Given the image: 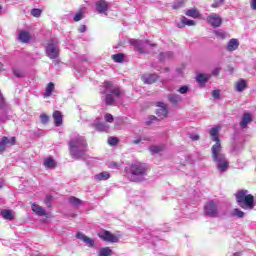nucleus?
<instances>
[{
	"label": "nucleus",
	"mask_w": 256,
	"mask_h": 256,
	"mask_svg": "<svg viewBox=\"0 0 256 256\" xmlns=\"http://www.w3.org/2000/svg\"><path fill=\"white\" fill-rule=\"evenodd\" d=\"M98 237L107 243H119V237L107 230L99 232Z\"/></svg>",
	"instance_id": "9"
},
{
	"label": "nucleus",
	"mask_w": 256,
	"mask_h": 256,
	"mask_svg": "<svg viewBox=\"0 0 256 256\" xmlns=\"http://www.w3.org/2000/svg\"><path fill=\"white\" fill-rule=\"evenodd\" d=\"M161 55H162V59H165V56L163 54H161Z\"/></svg>",
	"instance_id": "63"
},
{
	"label": "nucleus",
	"mask_w": 256,
	"mask_h": 256,
	"mask_svg": "<svg viewBox=\"0 0 256 256\" xmlns=\"http://www.w3.org/2000/svg\"><path fill=\"white\" fill-rule=\"evenodd\" d=\"M105 121H107V123H113V121H115V119L113 118L112 114H106Z\"/></svg>",
	"instance_id": "47"
},
{
	"label": "nucleus",
	"mask_w": 256,
	"mask_h": 256,
	"mask_svg": "<svg viewBox=\"0 0 256 256\" xmlns=\"http://www.w3.org/2000/svg\"><path fill=\"white\" fill-rule=\"evenodd\" d=\"M105 96V105H115L117 99L125 97V91L119 86H114L113 82L106 81L104 82V92Z\"/></svg>",
	"instance_id": "4"
},
{
	"label": "nucleus",
	"mask_w": 256,
	"mask_h": 256,
	"mask_svg": "<svg viewBox=\"0 0 256 256\" xmlns=\"http://www.w3.org/2000/svg\"><path fill=\"white\" fill-rule=\"evenodd\" d=\"M156 115H159V110H156Z\"/></svg>",
	"instance_id": "61"
},
{
	"label": "nucleus",
	"mask_w": 256,
	"mask_h": 256,
	"mask_svg": "<svg viewBox=\"0 0 256 256\" xmlns=\"http://www.w3.org/2000/svg\"><path fill=\"white\" fill-rule=\"evenodd\" d=\"M112 165H113L114 167H118L117 163H112Z\"/></svg>",
	"instance_id": "59"
},
{
	"label": "nucleus",
	"mask_w": 256,
	"mask_h": 256,
	"mask_svg": "<svg viewBox=\"0 0 256 256\" xmlns=\"http://www.w3.org/2000/svg\"><path fill=\"white\" fill-rule=\"evenodd\" d=\"M247 88V81L243 80V79H239L236 83H235V89L236 91H238L239 93H241L242 91H245V89Z\"/></svg>",
	"instance_id": "26"
},
{
	"label": "nucleus",
	"mask_w": 256,
	"mask_h": 256,
	"mask_svg": "<svg viewBox=\"0 0 256 256\" xmlns=\"http://www.w3.org/2000/svg\"><path fill=\"white\" fill-rule=\"evenodd\" d=\"M185 15L187 17H192L193 19H199V17H201V13L199 12V10L197 8L188 9L185 12Z\"/></svg>",
	"instance_id": "24"
},
{
	"label": "nucleus",
	"mask_w": 256,
	"mask_h": 256,
	"mask_svg": "<svg viewBox=\"0 0 256 256\" xmlns=\"http://www.w3.org/2000/svg\"><path fill=\"white\" fill-rule=\"evenodd\" d=\"M206 21L212 26V27H221V24L223 23V20L220 18L217 14L209 15L206 18Z\"/></svg>",
	"instance_id": "10"
},
{
	"label": "nucleus",
	"mask_w": 256,
	"mask_h": 256,
	"mask_svg": "<svg viewBox=\"0 0 256 256\" xmlns=\"http://www.w3.org/2000/svg\"><path fill=\"white\" fill-rule=\"evenodd\" d=\"M7 145H15V137H12L10 140L7 136L2 137L0 141V153L5 152Z\"/></svg>",
	"instance_id": "11"
},
{
	"label": "nucleus",
	"mask_w": 256,
	"mask_h": 256,
	"mask_svg": "<svg viewBox=\"0 0 256 256\" xmlns=\"http://www.w3.org/2000/svg\"><path fill=\"white\" fill-rule=\"evenodd\" d=\"M233 215L235 217H239V219H243V217H245V212L241 211L240 209L236 208L233 211Z\"/></svg>",
	"instance_id": "35"
},
{
	"label": "nucleus",
	"mask_w": 256,
	"mask_h": 256,
	"mask_svg": "<svg viewBox=\"0 0 256 256\" xmlns=\"http://www.w3.org/2000/svg\"><path fill=\"white\" fill-rule=\"evenodd\" d=\"M169 116V109L167 108V104L161 103V117L162 119H167Z\"/></svg>",
	"instance_id": "33"
},
{
	"label": "nucleus",
	"mask_w": 256,
	"mask_h": 256,
	"mask_svg": "<svg viewBox=\"0 0 256 256\" xmlns=\"http://www.w3.org/2000/svg\"><path fill=\"white\" fill-rule=\"evenodd\" d=\"M69 203L71 205H73V207H80V205H83V201H81V199L75 197V196H71L69 199H68Z\"/></svg>",
	"instance_id": "29"
},
{
	"label": "nucleus",
	"mask_w": 256,
	"mask_h": 256,
	"mask_svg": "<svg viewBox=\"0 0 256 256\" xmlns=\"http://www.w3.org/2000/svg\"><path fill=\"white\" fill-rule=\"evenodd\" d=\"M113 255V250L109 247L101 248L98 252V256H111Z\"/></svg>",
	"instance_id": "31"
},
{
	"label": "nucleus",
	"mask_w": 256,
	"mask_h": 256,
	"mask_svg": "<svg viewBox=\"0 0 256 256\" xmlns=\"http://www.w3.org/2000/svg\"><path fill=\"white\" fill-rule=\"evenodd\" d=\"M204 213H205L208 217H218V215H219V209H217V204H215V202H213V200L208 201V202L204 205Z\"/></svg>",
	"instance_id": "8"
},
{
	"label": "nucleus",
	"mask_w": 256,
	"mask_h": 256,
	"mask_svg": "<svg viewBox=\"0 0 256 256\" xmlns=\"http://www.w3.org/2000/svg\"><path fill=\"white\" fill-rule=\"evenodd\" d=\"M68 146L72 159L79 161V159H85L87 157V151L89 149L87 148L85 137L79 135L72 137L68 142Z\"/></svg>",
	"instance_id": "2"
},
{
	"label": "nucleus",
	"mask_w": 256,
	"mask_h": 256,
	"mask_svg": "<svg viewBox=\"0 0 256 256\" xmlns=\"http://www.w3.org/2000/svg\"><path fill=\"white\" fill-rule=\"evenodd\" d=\"M247 193H249L247 190H238L235 194L236 202L241 209H255V196Z\"/></svg>",
	"instance_id": "5"
},
{
	"label": "nucleus",
	"mask_w": 256,
	"mask_h": 256,
	"mask_svg": "<svg viewBox=\"0 0 256 256\" xmlns=\"http://www.w3.org/2000/svg\"><path fill=\"white\" fill-rule=\"evenodd\" d=\"M154 123H159V120L156 116L150 115L148 117V120L145 122V125H147L149 127V126L153 125Z\"/></svg>",
	"instance_id": "34"
},
{
	"label": "nucleus",
	"mask_w": 256,
	"mask_h": 256,
	"mask_svg": "<svg viewBox=\"0 0 256 256\" xmlns=\"http://www.w3.org/2000/svg\"><path fill=\"white\" fill-rule=\"evenodd\" d=\"M0 107H5V98L3 97V93L0 91Z\"/></svg>",
	"instance_id": "49"
},
{
	"label": "nucleus",
	"mask_w": 256,
	"mask_h": 256,
	"mask_svg": "<svg viewBox=\"0 0 256 256\" xmlns=\"http://www.w3.org/2000/svg\"><path fill=\"white\" fill-rule=\"evenodd\" d=\"M92 127H94L96 129V131H99L100 133L109 131V125H107L106 123H94L92 124Z\"/></svg>",
	"instance_id": "25"
},
{
	"label": "nucleus",
	"mask_w": 256,
	"mask_h": 256,
	"mask_svg": "<svg viewBox=\"0 0 256 256\" xmlns=\"http://www.w3.org/2000/svg\"><path fill=\"white\" fill-rule=\"evenodd\" d=\"M84 243L87 244L88 247H95V241L87 236L86 239H84Z\"/></svg>",
	"instance_id": "38"
},
{
	"label": "nucleus",
	"mask_w": 256,
	"mask_h": 256,
	"mask_svg": "<svg viewBox=\"0 0 256 256\" xmlns=\"http://www.w3.org/2000/svg\"><path fill=\"white\" fill-rule=\"evenodd\" d=\"M51 201H53V196H46L44 203L47 207H51Z\"/></svg>",
	"instance_id": "44"
},
{
	"label": "nucleus",
	"mask_w": 256,
	"mask_h": 256,
	"mask_svg": "<svg viewBox=\"0 0 256 256\" xmlns=\"http://www.w3.org/2000/svg\"><path fill=\"white\" fill-rule=\"evenodd\" d=\"M197 83H199L200 86L205 85L209 81V77L205 76V74H198L196 77Z\"/></svg>",
	"instance_id": "30"
},
{
	"label": "nucleus",
	"mask_w": 256,
	"mask_h": 256,
	"mask_svg": "<svg viewBox=\"0 0 256 256\" xmlns=\"http://www.w3.org/2000/svg\"><path fill=\"white\" fill-rule=\"evenodd\" d=\"M239 49V40L232 38L228 42L227 51H237Z\"/></svg>",
	"instance_id": "23"
},
{
	"label": "nucleus",
	"mask_w": 256,
	"mask_h": 256,
	"mask_svg": "<svg viewBox=\"0 0 256 256\" xmlns=\"http://www.w3.org/2000/svg\"><path fill=\"white\" fill-rule=\"evenodd\" d=\"M219 73H221V68H215L212 71V75H214L215 77H217V75H219Z\"/></svg>",
	"instance_id": "52"
},
{
	"label": "nucleus",
	"mask_w": 256,
	"mask_h": 256,
	"mask_svg": "<svg viewBox=\"0 0 256 256\" xmlns=\"http://www.w3.org/2000/svg\"><path fill=\"white\" fill-rule=\"evenodd\" d=\"M188 91H189V87L188 86H181L178 89V93H181V95H185Z\"/></svg>",
	"instance_id": "43"
},
{
	"label": "nucleus",
	"mask_w": 256,
	"mask_h": 256,
	"mask_svg": "<svg viewBox=\"0 0 256 256\" xmlns=\"http://www.w3.org/2000/svg\"><path fill=\"white\" fill-rule=\"evenodd\" d=\"M112 59L115 63H123V61H125V54L123 53L114 54L112 55Z\"/></svg>",
	"instance_id": "32"
},
{
	"label": "nucleus",
	"mask_w": 256,
	"mask_h": 256,
	"mask_svg": "<svg viewBox=\"0 0 256 256\" xmlns=\"http://www.w3.org/2000/svg\"><path fill=\"white\" fill-rule=\"evenodd\" d=\"M0 215H1L6 221H13V219H15V212H13V210L3 209V210L0 212Z\"/></svg>",
	"instance_id": "16"
},
{
	"label": "nucleus",
	"mask_w": 256,
	"mask_h": 256,
	"mask_svg": "<svg viewBox=\"0 0 256 256\" xmlns=\"http://www.w3.org/2000/svg\"><path fill=\"white\" fill-rule=\"evenodd\" d=\"M211 95L214 99H219V97H221V92L219 90H213Z\"/></svg>",
	"instance_id": "45"
},
{
	"label": "nucleus",
	"mask_w": 256,
	"mask_h": 256,
	"mask_svg": "<svg viewBox=\"0 0 256 256\" xmlns=\"http://www.w3.org/2000/svg\"><path fill=\"white\" fill-rule=\"evenodd\" d=\"M3 188V182H0V189Z\"/></svg>",
	"instance_id": "58"
},
{
	"label": "nucleus",
	"mask_w": 256,
	"mask_h": 256,
	"mask_svg": "<svg viewBox=\"0 0 256 256\" xmlns=\"http://www.w3.org/2000/svg\"><path fill=\"white\" fill-rule=\"evenodd\" d=\"M157 107H161V102H157Z\"/></svg>",
	"instance_id": "57"
},
{
	"label": "nucleus",
	"mask_w": 256,
	"mask_h": 256,
	"mask_svg": "<svg viewBox=\"0 0 256 256\" xmlns=\"http://www.w3.org/2000/svg\"><path fill=\"white\" fill-rule=\"evenodd\" d=\"M32 211L38 215V217H47V211L44 210L43 207L39 206L36 203H32L31 205Z\"/></svg>",
	"instance_id": "14"
},
{
	"label": "nucleus",
	"mask_w": 256,
	"mask_h": 256,
	"mask_svg": "<svg viewBox=\"0 0 256 256\" xmlns=\"http://www.w3.org/2000/svg\"><path fill=\"white\" fill-rule=\"evenodd\" d=\"M46 55L49 59H57L59 57V42L51 40L46 46Z\"/></svg>",
	"instance_id": "7"
},
{
	"label": "nucleus",
	"mask_w": 256,
	"mask_h": 256,
	"mask_svg": "<svg viewBox=\"0 0 256 256\" xmlns=\"http://www.w3.org/2000/svg\"><path fill=\"white\" fill-rule=\"evenodd\" d=\"M250 7H251L252 11H256V0L250 1Z\"/></svg>",
	"instance_id": "51"
},
{
	"label": "nucleus",
	"mask_w": 256,
	"mask_h": 256,
	"mask_svg": "<svg viewBox=\"0 0 256 256\" xmlns=\"http://www.w3.org/2000/svg\"><path fill=\"white\" fill-rule=\"evenodd\" d=\"M253 122V117L251 116L250 113H244L242 116V121L240 122V127H242V129H247V125H249V123Z\"/></svg>",
	"instance_id": "15"
},
{
	"label": "nucleus",
	"mask_w": 256,
	"mask_h": 256,
	"mask_svg": "<svg viewBox=\"0 0 256 256\" xmlns=\"http://www.w3.org/2000/svg\"><path fill=\"white\" fill-rule=\"evenodd\" d=\"M96 11L98 13H105L107 15V11H109V3L105 0H99L96 2Z\"/></svg>",
	"instance_id": "13"
},
{
	"label": "nucleus",
	"mask_w": 256,
	"mask_h": 256,
	"mask_svg": "<svg viewBox=\"0 0 256 256\" xmlns=\"http://www.w3.org/2000/svg\"><path fill=\"white\" fill-rule=\"evenodd\" d=\"M129 45L134 47V51H138V53L145 54V53H153V49L157 47V44L151 43L149 40H137V39H129Z\"/></svg>",
	"instance_id": "6"
},
{
	"label": "nucleus",
	"mask_w": 256,
	"mask_h": 256,
	"mask_svg": "<svg viewBox=\"0 0 256 256\" xmlns=\"http://www.w3.org/2000/svg\"><path fill=\"white\" fill-rule=\"evenodd\" d=\"M181 24H177V27H179V29H183V27H185L186 25L188 27H193V25H195V20H189L187 17L182 16L180 18Z\"/></svg>",
	"instance_id": "19"
},
{
	"label": "nucleus",
	"mask_w": 256,
	"mask_h": 256,
	"mask_svg": "<svg viewBox=\"0 0 256 256\" xmlns=\"http://www.w3.org/2000/svg\"><path fill=\"white\" fill-rule=\"evenodd\" d=\"M3 69V63H0V71Z\"/></svg>",
	"instance_id": "56"
},
{
	"label": "nucleus",
	"mask_w": 256,
	"mask_h": 256,
	"mask_svg": "<svg viewBox=\"0 0 256 256\" xmlns=\"http://www.w3.org/2000/svg\"><path fill=\"white\" fill-rule=\"evenodd\" d=\"M234 256H240L239 253H235Z\"/></svg>",
	"instance_id": "62"
},
{
	"label": "nucleus",
	"mask_w": 256,
	"mask_h": 256,
	"mask_svg": "<svg viewBox=\"0 0 256 256\" xmlns=\"http://www.w3.org/2000/svg\"><path fill=\"white\" fill-rule=\"evenodd\" d=\"M168 101H170L172 105H179V102L181 101V96H179V94L169 95Z\"/></svg>",
	"instance_id": "28"
},
{
	"label": "nucleus",
	"mask_w": 256,
	"mask_h": 256,
	"mask_svg": "<svg viewBox=\"0 0 256 256\" xmlns=\"http://www.w3.org/2000/svg\"><path fill=\"white\" fill-rule=\"evenodd\" d=\"M86 31H87V26H85V25L80 26V28H79L80 33H85Z\"/></svg>",
	"instance_id": "54"
},
{
	"label": "nucleus",
	"mask_w": 256,
	"mask_h": 256,
	"mask_svg": "<svg viewBox=\"0 0 256 256\" xmlns=\"http://www.w3.org/2000/svg\"><path fill=\"white\" fill-rule=\"evenodd\" d=\"M108 143L112 146H115L119 143V139H117L115 137H109L108 138Z\"/></svg>",
	"instance_id": "42"
},
{
	"label": "nucleus",
	"mask_w": 256,
	"mask_h": 256,
	"mask_svg": "<svg viewBox=\"0 0 256 256\" xmlns=\"http://www.w3.org/2000/svg\"><path fill=\"white\" fill-rule=\"evenodd\" d=\"M18 39L21 43H29V41H31V34L28 31L21 30Z\"/></svg>",
	"instance_id": "20"
},
{
	"label": "nucleus",
	"mask_w": 256,
	"mask_h": 256,
	"mask_svg": "<svg viewBox=\"0 0 256 256\" xmlns=\"http://www.w3.org/2000/svg\"><path fill=\"white\" fill-rule=\"evenodd\" d=\"M181 24H177V27H179V29H183V27H185L186 25L188 27H193V25H195V20H189L187 17L182 16L180 18Z\"/></svg>",
	"instance_id": "18"
},
{
	"label": "nucleus",
	"mask_w": 256,
	"mask_h": 256,
	"mask_svg": "<svg viewBox=\"0 0 256 256\" xmlns=\"http://www.w3.org/2000/svg\"><path fill=\"white\" fill-rule=\"evenodd\" d=\"M13 74L15 75V77H18L19 79L25 77V74L21 72V70L19 69H13Z\"/></svg>",
	"instance_id": "40"
},
{
	"label": "nucleus",
	"mask_w": 256,
	"mask_h": 256,
	"mask_svg": "<svg viewBox=\"0 0 256 256\" xmlns=\"http://www.w3.org/2000/svg\"><path fill=\"white\" fill-rule=\"evenodd\" d=\"M43 165L44 167H46V169H55V167H57V162H55V159H53V157H48L44 159Z\"/></svg>",
	"instance_id": "22"
},
{
	"label": "nucleus",
	"mask_w": 256,
	"mask_h": 256,
	"mask_svg": "<svg viewBox=\"0 0 256 256\" xmlns=\"http://www.w3.org/2000/svg\"><path fill=\"white\" fill-rule=\"evenodd\" d=\"M164 71H166V73L169 72V68H164Z\"/></svg>",
	"instance_id": "60"
},
{
	"label": "nucleus",
	"mask_w": 256,
	"mask_h": 256,
	"mask_svg": "<svg viewBox=\"0 0 256 256\" xmlns=\"http://www.w3.org/2000/svg\"><path fill=\"white\" fill-rule=\"evenodd\" d=\"M111 178V174L107 171L100 172L94 175V181H107V179Z\"/></svg>",
	"instance_id": "21"
},
{
	"label": "nucleus",
	"mask_w": 256,
	"mask_h": 256,
	"mask_svg": "<svg viewBox=\"0 0 256 256\" xmlns=\"http://www.w3.org/2000/svg\"><path fill=\"white\" fill-rule=\"evenodd\" d=\"M86 238H87V236H85V234H83L81 232H77L76 239H80V241L84 242Z\"/></svg>",
	"instance_id": "48"
},
{
	"label": "nucleus",
	"mask_w": 256,
	"mask_h": 256,
	"mask_svg": "<svg viewBox=\"0 0 256 256\" xmlns=\"http://www.w3.org/2000/svg\"><path fill=\"white\" fill-rule=\"evenodd\" d=\"M221 128L213 127L210 129V137L215 144L211 147L212 161L217 163V169L221 173H225L229 169V160L225 154L222 153L223 146L221 145V138H219V131Z\"/></svg>",
	"instance_id": "1"
},
{
	"label": "nucleus",
	"mask_w": 256,
	"mask_h": 256,
	"mask_svg": "<svg viewBox=\"0 0 256 256\" xmlns=\"http://www.w3.org/2000/svg\"><path fill=\"white\" fill-rule=\"evenodd\" d=\"M149 151L152 153V155H157L161 151V147L159 146H150Z\"/></svg>",
	"instance_id": "37"
},
{
	"label": "nucleus",
	"mask_w": 256,
	"mask_h": 256,
	"mask_svg": "<svg viewBox=\"0 0 256 256\" xmlns=\"http://www.w3.org/2000/svg\"><path fill=\"white\" fill-rule=\"evenodd\" d=\"M81 19H83V12H82V11L78 12V13L74 16V21H76V22L81 21Z\"/></svg>",
	"instance_id": "46"
},
{
	"label": "nucleus",
	"mask_w": 256,
	"mask_h": 256,
	"mask_svg": "<svg viewBox=\"0 0 256 256\" xmlns=\"http://www.w3.org/2000/svg\"><path fill=\"white\" fill-rule=\"evenodd\" d=\"M149 171V165L143 162H133L128 168V179L132 183H143Z\"/></svg>",
	"instance_id": "3"
},
{
	"label": "nucleus",
	"mask_w": 256,
	"mask_h": 256,
	"mask_svg": "<svg viewBox=\"0 0 256 256\" xmlns=\"http://www.w3.org/2000/svg\"><path fill=\"white\" fill-rule=\"evenodd\" d=\"M40 119L43 125H47V123H49V116H47V114L40 115Z\"/></svg>",
	"instance_id": "41"
},
{
	"label": "nucleus",
	"mask_w": 256,
	"mask_h": 256,
	"mask_svg": "<svg viewBox=\"0 0 256 256\" xmlns=\"http://www.w3.org/2000/svg\"><path fill=\"white\" fill-rule=\"evenodd\" d=\"M133 143H134V145H139V143H141V138L133 140Z\"/></svg>",
	"instance_id": "55"
},
{
	"label": "nucleus",
	"mask_w": 256,
	"mask_h": 256,
	"mask_svg": "<svg viewBox=\"0 0 256 256\" xmlns=\"http://www.w3.org/2000/svg\"><path fill=\"white\" fill-rule=\"evenodd\" d=\"M223 3H225V0H214V2L211 4V7L213 9H217V7H219V5H223Z\"/></svg>",
	"instance_id": "39"
},
{
	"label": "nucleus",
	"mask_w": 256,
	"mask_h": 256,
	"mask_svg": "<svg viewBox=\"0 0 256 256\" xmlns=\"http://www.w3.org/2000/svg\"><path fill=\"white\" fill-rule=\"evenodd\" d=\"M183 5H185V2H178L173 5V9H181V7H183Z\"/></svg>",
	"instance_id": "50"
},
{
	"label": "nucleus",
	"mask_w": 256,
	"mask_h": 256,
	"mask_svg": "<svg viewBox=\"0 0 256 256\" xmlns=\"http://www.w3.org/2000/svg\"><path fill=\"white\" fill-rule=\"evenodd\" d=\"M190 139L192 141H199V139H200L199 134H195V135L190 136Z\"/></svg>",
	"instance_id": "53"
},
{
	"label": "nucleus",
	"mask_w": 256,
	"mask_h": 256,
	"mask_svg": "<svg viewBox=\"0 0 256 256\" xmlns=\"http://www.w3.org/2000/svg\"><path fill=\"white\" fill-rule=\"evenodd\" d=\"M53 119L56 127H61V125H63V114H61V111H54Z\"/></svg>",
	"instance_id": "17"
},
{
	"label": "nucleus",
	"mask_w": 256,
	"mask_h": 256,
	"mask_svg": "<svg viewBox=\"0 0 256 256\" xmlns=\"http://www.w3.org/2000/svg\"><path fill=\"white\" fill-rule=\"evenodd\" d=\"M54 91H55V84L53 82L48 83V85L45 88L43 97H51Z\"/></svg>",
	"instance_id": "27"
},
{
	"label": "nucleus",
	"mask_w": 256,
	"mask_h": 256,
	"mask_svg": "<svg viewBox=\"0 0 256 256\" xmlns=\"http://www.w3.org/2000/svg\"><path fill=\"white\" fill-rule=\"evenodd\" d=\"M41 13H43V11L39 8H34L31 10L32 17H41Z\"/></svg>",
	"instance_id": "36"
},
{
	"label": "nucleus",
	"mask_w": 256,
	"mask_h": 256,
	"mask_svg": "<svg viewBox=\"0 0 256 256\" xmlns=\"http://www.w3.org/2000/svg\"><path fill=\"white\" fill-rule=\"evenodd\" d=\"M143 83H145V85H153V83H155L157 81V79H159V75L157 74H144L141 77Z\"/></svg>",
	"instance_id": "12"
}]
</instances>
